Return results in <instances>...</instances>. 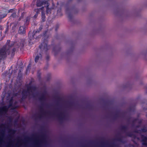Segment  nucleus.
I'll use <instances>...</instances> for the list:
<instances>
[{"mask_svg":"<svg viewBox=\"0 0 147 147\" xmlns=\"http://www.w3.org/2000/svg\"><path fill=\"white\" fill-rule=\"evenodd\" d=\"M111 115L114 119H116L117 118L119 117V110H118L117 112L112 113Z\"/></svg>","mask_w":147,"mask_h":147,"instance_id":"obj_10","label":"nucleus"},{"mask_svg":"<svg viewBox=\"0 0 147 147\" xmlns=\"http://www.w3.org/2000/svg\"><path fill=\"white\" fill-rule=\"evenodd\" d=\"M16 51V48H14L12 49V50L11 51V56L12 57L15 54V52Z\"/></svg>","mask_w":147,"mask_h":147,"instance_id":"obj_20","label":"nucleus"},{"mask_svg":"<svg viewBox=\"0 0 147 147\" xmlns=\"http://www.w3.org/2000/svg\"><path fill=\"white\" fill-rule=\"evenodd\" d=\"M49 55H47L46 57V59L48 61L49 60Z\"/></svg>","mask_w":147,"mask_h":147,"instance_id":"obj_41","label":"nucleus"},{"mask_svg":"<svg viewBox=\"0 0 147 147\" xmlns=\"http://www.w3.org/2000/svg\"><path fill=\"white\" fill-rule=\"evenodd\" d=\"M131 146H132V147H135V146L134 145L132 144L131 145Z\"/></svg>","mask_w":147,"mask_h":147,"instance_id":"obj_51","label":"nucleus"},{"mask_svg":"<svg viewBox=\"0 0 147 147\" xmlns=\"http://www.w3.org/2000/svg\"><path fill=\"white\" fill-rule=\"evenodd\" d=\"M27 90L23 89L22 92V97L20 102L21 103L25 100L27 96L29 95L30 92H32L33 91H34L36 90V87L35 86H29L28 85H26Z\"/></svg>","mask_w":147,"mask_h":147,"instance_id":"obj_1","label":"nucleus"},{"mask_svg":"<svg viewBox=\"0 0 147 147\" xmlns=\"http://www.w3.org/2000/svg\"><path fill=\"white\" fill-rule=\"evenodd\" d=\"M2 141V138L1 137V136H0V143H1Z\"/></svg>","mask_w":147,"mask_h":147,"instance_id":"obj_46","label":"nucleus"},{"mask_svg":"<svg viewBox=\"0 0 147 147\" xmlns=\"http://www.w3.org/2000/svg\"><path fill=\"white\" fill-rule=\"evenodd\" d=\"M40 111L41 114L39 115L38 116V117L40 119L42 117V115H45L46 113L50 115H55V113H51L50 112H48L46 113L44 112V109L43 107L42 106L40 107Z\"/></svg>","mask_w":147,"mask_h":147,"instance_id":"obj_7","label":"nucleus"},{"mask_svg":"<svg viewBox=\"0 0 147 147\" xmlns=\"http://www.w3.org/2000/svg\"><path fill=\"white\" fill-rule=\"evenodd\" d=\"M120 20H121V7L120 6Z\"/></svg>","mask_w":147,"mask_h":147,"instance_id":"obj_40","label":"nucleus"},{"mask_svg":"<svg viewBox=\"0 0 147 147\" xmlns=\"http://www.w3.org/2000/svg\"><path fill=\"white\" fill-rule=\"evenodd\" d=\"M57 14H58V15L60 16H61L62 15V13L61 12V9H58L57 11Z\"/></svg>","mask_w":147,"mask_h":147,"instance_id":"obj_23","label":"nucleus"},{"mask_svg":"<svg viewBox=\"0 0 147 147\" xmlns=\"http://www.w3.org/2000/svg\"><path fill=\"white\" fill-rule=\"evenodd\" d=\"M31 63H29L27 67V68L26 69V71H28L29 70V69H30V67H31Z\"/></svg>","mask_w":147,"mask_h":147,"instance_id":"obj_24","label":"nucleus"},{"mask_svg":"<svg viewBox=\"0 0 147 147\" xmlns=\"http://www.w3.org/2000/svg\"><path fill=\"white\" fill-rule=\"evenodd\" d=\"M10 40H7V42L6 43V45H8L9 46V45H10L9 43H10Z\"/></svg>","mask_w":147,"mask_h":147,"instance_id":"obj_33","label":"nucleus"},{"mask_svg":"<svg viewBox=\"0 0 147 147\" xmlns=\"http://www.w3.org/2000/svg\"><path fill=\"white\" fill-rule=\"evenodd\" d=\"M42 138L43 140H45V135H42Z\"/></svg>","mask_w":147,"mask_h":147,"instance_id":"obj_43","label":"nucleus"},{"mask_svg":"<svg viewBox=\"0 0 147 147\" xmlns=\"http://www.w3.org/2000/svg\"><path fill=\"white\" fill-rule=\"evenodd\" d=\"M120 142H121V136H120Z\"/></svg>","mask_w":147,"mask_h":147,"instance_id":"obj_53","label":"nucleus"},{"mask_svg":"<svg viewBox=\"0 0 147 147\" xmlns=\"http://www.w3.org/2000/svg\"><path fill=\"white\" fill-rule=\"evenodd\" d=\"M32 84V82L31 81L29 83V85H31Z\"/></svg>","mask_w":147,"mask_h":147,"instance_id":"obj_49","label":"nucleus"},{"mask_svg":"<svg viewBox=\"0 0 147 147\" xmlns=\"http://www.w3.org/2000/svg\"><path fill=\"white\" fill-rule=\"evenodd\" d=\"M47 31H45L43 33L44 38L43 39L42 42L39 46V48L42 51H45V52H47V51L50 48V46L47 45L48 41L47 38H46V35L47 33Z\"/></svg>","mask_w":147,"mask_h":147,"instance_id":"obj_3","label":"nucleus"},{"mask_svg":"<svg viewBox=\"0 0 147 147\" xmlns=\"http://www.w3.org/2000/svg\"><path fill=\"white\" fill-rule=\"evenodd\" d=\"M71 1V0H70V1Z\"/></svg>","mask_w":147,"mask_h":147,"instance_id":"obj_63","label":"nucleus"},{"mask_svg":"<svg viewBox=\"0 0 147 147\" xmlns=\"http://www.w3.org/2000/svg\"><path fill=\"white\" fill-rule=\"evenodd\" d=\"M26 28V26L24 25L20 26L18 31V33L21 34H25Z\"/></svg>","mask_w":147,"mask_h":147,"instance_id":"obj_8","label":"nucleus"},{"mask_svg":"<svg viewBox=\"0 0 147 147\" xmlns=\"http://www.w3.org/2000/svg\"><path fill=\"white\" fill-rule=\"evenodd\" d=\"M58 26H57L56 28H55V30L56 31H57V29H58Z\"/></svg>","mask_w":147,"mask_h":147,"instance_id":"obj_48","label":"nucleus"},{"mask_svg":"<svg viewBox=\"0 0 147 147\" xmlns=\"http://www.w3.org/2000/svg\"><path fill=\"white\" fill-rule=\"evenodd\" d=\"M142 119L139 120L138 122V123L140 124H141L142 123Z\"/></svg>","mask_w":147,"mask_h":147,"instance_id":"obj_38","label":"nucleus"},{"mask_svg":"<svg viewBox=\"0 0 147 147\" xmlns=\"http://www.w3.org/2000/svg\"><path fill=\"white\" fill-rule=\"evenodd\" d=\"M16 16V13L13 12L11 15V16L13 18H14Z\"/></svg>","mask_w":147,"mask_h":147,"instance_id":"obj_31","label":"nucleus"},{"mask_svg":"<svg viewBox=\"0 0 147 147\" xmlns=\"http://www.w3.org/2000/svg\"><path fill=\"white\" fill-rule=\"evenodd\" d=\"M14 45V43H13L11 44V45H9V47H13V46Z\"/></svg>","mask_w":147,"mask_h":147,"instance_id":"obj_37","label":"nucleus"},{"mask_svg":"<svg viewBox=\"0 0 147 147\" xmlns=\"http://www.w3.org/2000/svg\"><path fill=\"white\" fill-rule=\"evenodd\" d=\"M38 15H37V14H36L34 16V18H36L38 16Z\"/></svg>","mask_w":147,"mask_h":147,"instance_id":"obj_42","label":"nucleus"},{"mask_svg":"<svg viewBox=\"0 0 147 147\" xmlns=\"http://www.w3.org/2000/svg\"><path fill=\"white\" fill-rule=\"evenodd\" d=\"M21 140H18V143L16 144V147H19V146L20 144Z\"/></svg>","mask_w":147,"mask_h":147,"instance_id":"obj_27","label":"nucleus"},{"mask_svg":"<svg viewBox=\"0 0 147 147\" xmlns=\"http://www.w3.org/2000/svg\"><path fill=\"white\" fill-rule=\"evenodd\" d=\"M128 129V128L127 125H123V126H121L120 125V130H122L125 133L126 132H127V131Z\"/></svg>","mask_w":147,"mask_h":147,"instance_id":"obj_14","label":"nucleus"},{"mask_svg":"<svg viewBox=\"0 0 147 147\" xmlns=\"http://www.w3.org/2000/svg\"><path fill=\"white\" fill-rule=\"evenodd\" d=\"M69 107H71L74 105V103L73 102H70L69 103Z\"/></svg>","mask_w":147,"mask_h":147,"instance_id":"obj_30","label":"nucleus"},{"mask_svg":"<svg viewBox=\"0 0 147 147\" xmlns=\"http://www.w3.org/2000/svg\"><path fill=\"white\" fill-rule=\"evenodd\" d=\"M61 50V48L57 46L54 47L53 49V51L55 52V56H56Z\"/></svg>","mask_w":147,"mask_h":147,"instance_id":"obj_11","label":"nucleus"},{"mask_svg":"<svg viewBox=\"0 0 147 147\" xmlns=\"http://www.w3.org/2000/svg\"><path fill=\"white\" fill-rule=\"evenodd\" d=\"M141 131L143 132H146L147 131V129H146V127H144L141 129Z\"/></svg>","mask_w":147,"mask_h":147,"instance_id":"obj_28","label":"nucleus"},{"mask_svg":"<svg viewBox=\"0 0 147 147\" xmlns=\"http://www.w3.org/2000/svg\"><path fill=\"white\" fill-rule=\"evenodd\" d=\"M83 147H85L84 146H83Z\"/></svg>","mask_w":147,"mask_h":147,"instance_id":"obj_61","label":"nucleus"},{"mask_svg":"<svg viewBox=\"0 0 147 147\" xmlns=\"http://www.w3.org/2000/svg\"><path fill=\"white\" fill-rule=\"evenodd\" d=\"M30 18L29 17H27L25 21L24 26H28L29 23L30 21Z\"/></svg>","mask_w":147,"mask_h":147,"instance_id":"obj_16","label":"nucleus"},{"mask_svg":"<svg viewBox=\"0 0 147 147\" xmlns=\"http://www.w3.org/2000/svg\"><path fill=\"white\" fill-rule=\"evenodd\" d=\"M7 57V51L5 47H3L0 49V60Z\"/></svg>","mask_w":147,"mask_h":147,"instance_id":"obj_6","label":"nucleus"},{"mask_svg":"<svg viewBox=\"0 0 147 147\" xmlns=\"http://www.w3.org/2000/svg\"><path fill=\"white\" fill-rule=\"evenodd\" d=\"M46 99V98L45 96L43 93H42L41 96L39 98V100L41 102L45 101Z\"/></svg>","mask_w":147,"mask_h":147,"instance_id":"obj_15","label":"nucleus"},{"mask_svg":"<svg viewBox=\"0 0 147 147\" xmlns=\"http://www.w3.org/2000/svg\"><path fill=\"white\" fill-rule=\"evenodd\" d=\"M22 47H24V44L23 43L22 44Z\"/></svg>","mask_w":147,"mask_h":147,"instance_id":"obj_55","label":"nucleus"},{"mask_svg":"<svg viewBox=\"0 0 147 147\" xmlns=\"http://www.w3.org/2000/svg\"><path fill=\"white\" fill-rule=\"evenodd\" d=\"M57 98L58 101H60L61 100V98L59 96L57 97Z\"/></svg>","mask_w":147,"mask_h":147,"instance_id":"obj_35","label":"nucleus"},{"mask_svg":"<svg viewBox=\"0 0 147 147\" xmlns=\"http://www.w3.org/2000/svg\"><path fill=\"white\" fill-rule=\"evenodd\" d=\"M117 140L118 142L119 141V131L117 133Z\"/></svg>","mask_w":147,"mask_h":147,"instance_id":"obj_32","label":"nucleus"},{"mask_svg":"<svg viewBox=\"0 0 147 147\" xmlns=\"http://www.w3.org/2000/svg\"><path fill=\"white\" fill-rule=\"evenodd\" d=\"M40 9H35V11H36V14H37V15H38V13H39V12H40Z\"/></svg>","mask_w":147,"mask_h":147,"instance_id":"obj_29","label":"nucleus"},{"mask_svg":"<svg viewBox=\"0 0 147 147\" xmlns=\"http://www.w3.org/2000/svg\"><path fill=\"white\" fill-rule=\"evenodd\" d=\"M7 147H9V146H8Z\"/></svg>","mask_w":147,"mask_h":147,"instance_id":"obj_59","label":"nucleus"},{"mask_svg":"<svg viewBox=\"0 0 147 147\" xmlns=\"http://www.w3.org/2000/svg\"><path fill=\"white\" fill-rule=\"evenodd\" d=\"M18 93H15L14 94V96H17L18 95Z\"/></svg>","mask_w":147,"mask_h":147,"instance_id":"obj_44","label":"nucleus"},{"mask_svg":"<svg viewBox=\"0 0 147 147\" xmlns=\"http://www.w3.org/2000/svg\"><path fill=\"white\" fill-rule=\"evenodd\" d=\"M43 27V26L42 25H41L39 26V28L37 29L36 30H34L32 33V36H31V34H30V32H29L28 41L30 43H33L32 40H34V39H38L41 37V35L38 34L39 32L42 29Z\"/></svg>","mask_w":147,"mask_h":147,"instance_id":"obj_2","label":"nucleus"},{"mask_svg":"<svg viewBox=\"0 0 147 147\" xmlns=\"http://www.w3.org/2000/svg\"><path fill=\"white\" fill-rule=\"evenodd\" d=\"M5 125L4 124H1L0 126V127H2V126H4Z\"/></svg>","mask_w":147,"mask_h":147,"instance_id":"obj_45","label":"nucleus"},{"mask_svg":"<svg viewBox=\"0 0 147 147\" xmlns=\"http://www.w3.org/2000/svg\"><path fill=\"white\" fill-rule=\"evenodd\" d=\"M33 97H34V95L33 94Z\"/></svg>","mask_w":147,"mask_h":147,"instance_id":"obj_58","label":"nucleus"},{"mask_svg":"<svg viewBox=\"0 0 147 147\" xmlns=\"http://www.w3.org/2000/svg\"><path fill=\"white\" fill-rule=\"evenodd\" d=\"M13 98L11 97L9 100V104L8 106H4L2 107H0V115L2 114L3 113H6L7 112L8 109L10 107H13Z\"/></svg>","mask_w":147,"mask_h":147,"instance_id":"obj_4","label":"nucleus"},{"mask_svg":"<svg viewBox=\"0 0 147 147\" xmlns=\"http://www.w3.org/2000/svg\"><path fill=\"white\" fill-rule=\"evenodd\" d=\"M49 5L48 1H37L36 2V6L37 7L43 6L40 8V10H43L44 7H45V6H49Z\"/></svg>","mask_w":147,"mask_h":147,"instance_id":"obj_5","label":"nucleus"},{"mask_svg":"<svg viewBox=\"0 0 147 147\" xmlns=\"http://www.w3.org/2000/svg\"><path fill=\"white\" fill-rule=\"evenodd\" d=\"M7 13H5L1 15H0V22H1V21L2 19L5 17L7 16Z\"/></svg>","mask_w":147,"mask_h":147,"instance_id":"obj_21","label":"nucleus"},{"mask_svg":"<svg viewBox=\"0 0 147 147\" xmlns=\"http://www.w3.org/2000/svg\"><path fill=\"white\" fill-rule=\"evenodd\" d=\"M49 6H45L46 7V13L47 14H50L51 13V9L49 8Z\"/></svg>","mask_w":147,"mask_h":147,"instance_id":"obj_19","label":"nucleus"},{"mask_svg":"<svg viewBox=\"0 0 147 147\" xmlns=\"http://www.w3.org/2000/svg\"><path fill=\"white\" fill-rule=\"evenodd\" d=\"M131 119V117H130L127 118V121L128 122H129L130 121V119Z\"/></svg>","mask_w":147,"mask_h":147,"instance_id":"obj_36","label":"nucleus"},{"mask_svg":"<svg viewBox=\"0 0 147 147\" xmlns=\"http://www.w3.org/2000/svg\"><path fill=\"white\" fill-rule=\"evenodd\" d=\"M41 57V55L40 54H39V55H37L36 57L34 59L35 62L36 63H37L38 61L39 58H40V57Z\"/></svg>","mask_w":147,"mask_h":147,"instance_id":"obj_18","label":"nucleus"},{"mask_svg":"<svg viewBox=\"0 0 147 147\" xmlns=\"http://www.w3.org/2000/svg\"><path fill=\"white\" fill-rule=\"evenodd\" d=\"M9 30V26H7L6 28V29L5 30V33L6 34L8 31Z\"/></svg>","mask_w":147,"mask_h":147,"instance_id":"obj_34","label":"nucleus"},{"mask_svg":"<svg viewBox=\"0 0 147 147\" xmlns=\"http://www.w3.org/2000/svg\"><path fill=\"white\" fill-rule=\"evenodd\" d=\"M10 136V137H11V135H10V136Z\"/></svg>","mask_w":147,"mask_h":147,"instance_id":"obj_62","label":"nucleus"},{"mask_svg":"<svg viewBox=\"0 0 147 147\" xmlns=\"http://www.w3.org/2000/svg\"><path fill=\"white\" fill-rule=\"evenodd\" d=\"M73 11L72 9L69 7L67 8L66 9V13L67 14H68V18L70 19L72 18V16L70 13H71Z\"/></svg>","mask_w":147,"mask_h":147,"instance_id":"obj_9","label":"nucleus"},{"mask_svg":"<svg viewBox=\"0 0 147 147\" xmlns=\"http://www.w3.org/2000/svg\"><path fill=\"white\" fill-rule=\"evenodd\" d=\"M8 132L11 134H13L15 133L16 131L13 129H9Z\"/></svg>","mask_w":147,"mask_h":147,"instance_id":"obj_22","label":"nucleus"},{"mask_svg":"<svg viewBox=\"0 0 147 147\" xmlns=\"http://www.w3.org/2000/svg\"><path fill=\"white\" fill-rule=\"evenodd\" d=\"M126 136L128 137H133L134 138H136V135L133 134L131 132H127L125 133Z\"/></svg>","mask_w":147,"mask_h":147,"instance_id":"obj_13","label":"nucleus"},{"mask_svg":"<svg viewBox=\"0 0 147 147\" xmlns=\"http://www.w3.org/2000/svg\"><path fill=\"white\" fill-rule=\"evenodd\" d=\"M27 138H28V139L29 138L28 137H27Z\"/></svg>","mask_w":147,"mask_h":147,"instance_id":"obj_60","label":"nucleus"},{"mask_svg":"<svg viewBox=\"0 0 147 147\" xmlns=\"http://www.w3.org/2000/svg\"><path fill=\"white\" fill-rule=\"evenodd\" d=\"M57 117L60 120H62L65 119V115L64 112H60L57 115Z\"/></svg>","mask_w":147,"mask_h":147,"instance_id":"obj_12","label":"nucleus"},{"mask_svg":"<svg viewBox=\"0 0 147 147\" xmlns=\"http://www.w3.org/2000/svg\"><path fill=\"white\" fill-rule=\"evenodd\" d=\"M41 19L42 22H44L45 21V13L43 10H42L41 13Z\"/></svg>","mask_w":147,"mask_h":147,"instance_id":"obj_17","label":"nucleus"},{"mask_svg":"<svg viewBox=\"0 0 147 147\" xmlns=\"http://www.w3.org/2000/svg\"><path fill=\"white\" fill-rule=\"evenodd\" d=\"M138 119L137 118L135 119L132 121V126H134V123L137 121H138Z\"/></svg>","mask_w":147,"mask_h":147,"instance_id":"obj_26","label":"nucleus"},{"mask_svg":"<svg viewBox=\"0 0 147 147\" xmlns=\"http://www.w3.org/2000/svg\"><path fill=\"white\" fill-rule=\"evenodd\" d=\"M146 92V93L147 94V90Z\"/></svg>","mask_w":147,"mask_h":147,"instance_id":"obj_64","label":"nucleus"},{"mask_svg":"<svg viewBox=\"0 0 147 147\" xmlns=\"http://www.w3.org/2000/svg\"><path fill=\"white\" fill-rule=\"evenodd\" d=\"M140 127V125H137V126H136V128H138Z\"/></svg>","mask_w":147,"mask_h":147,"instance_id":"obj_50","label":"nucleus"},{"mask_svg":"<svg viewBox=\"0 0 147 147\" xmlns=\"http://www.w3.org/2000/svg\"><path fill=\"white\" fill-rule=\"evenodd\" d=\"M17 121H15V123H17Z\"/></svg>","mask_w":147,"mask_h":147,"instance_id":"obj_57","label":"nucleus"},{"mask_svg":"<svg viewBox=\"0 0 147 147\" xmlns=\"http://www.w3.org/2000/svg\"><path fill=\"white\" fill-rule=\"evenodd\" d=\"M1 135L2 136H3V135L4 134V131H2L1 132Z\"/></svg>","mask_w":147,"mask_h":147,"instance_id":"obj_39","label":"nucleus"},{"mask_svg":"<svg viewBox=\"0 0 147 147\" xmlns=\"http://www.w3.org/2000/svg\"><path fill=\"white\" fill-rule=\"evenodd\" d=\"M134 132L136 133H138L139 132L138 130H135Z\"/></svg>","mask_w":147,"mask_h":147,"instance_id":"obj_47","label":"nucleus"},{"mask_svg":"<svg viewBox=\"0 0 147 147\" xmlns=\"http://www.w3.org/2000/svg\"><path fill=\"white\" fill-rule=\"evenodd\" d=\"M16 108H17V107H13V109H16Z\"/></svg>","mask_w":147,"mask_h":147,"instance_id":"obj_52","label":"nucleus"},{"mask_svg":"<svg viewBox=\"0 0 147 147\" xmlns=\"http://www.w3.org/2000/svg\"><path fill=\"white\" fill-rule=\"evenodd\" d=\"M58 103H59V102H57V105H59V104Z\"/></svg>","mask_w":147,"mask_h":147,"instance_id":"obj_56","label":"nucleus"},{"mask_svg":"<svg viewBox=\"0 0 147 147\" xmlns=\"http://www.w3.org/2000/svg\"><path fill=\"white\" fill-rule=\"evenodd\" d=\"M14 11V9H10L9 10H7H7H6V11H5L7 13H12Z\"/></svg>","mask_w":147,"mask_h":147,"instance_id":"obj_25","label":"nucleus"},{"mask_svg":"<svg viewBox=\"0 0 147 147\" xmlns=\"http://www.w3.org/2000/svg\"><path fill=\"white\" fill-rule=\"evenodd\" d=\"M102 144H105V142H102Z\"/></svg>","mask_w":147,"mask_h":147,"instance_id":"obj_54","label":"nucleus"}]
</instances>
